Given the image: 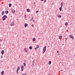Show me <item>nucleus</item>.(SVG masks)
Masks as SVG:
<instances>
[{
	"mask_svg": "<svg viewBox=\"0 0 75 75\" xmlns=\"http://www.w3.org/2000/svg\"><path fill=\"white\" fill-rule=\"evenodd\" d=\"M49 64H51V61H50L49 62Z\"/></svg>",
	"mask_w": 75,
	"mask_h": 75,
	"instance_id": "nucleus-22",
	"label": "nucleus"
},
{
	"mask_svg": "<svg viewBox=\"0 0 75 75\" xmlns=\"http://www.w3.org/2000/svg\"><path fill=\"white\" fill-rule=\"evenodd\" d=\"M21 71H23V68H21Z\"/></svg>",
	"mask_w": 75,
	"mask_h": 75,
	"instance_id": "nucleus-30",
	"label": "nucleus"
},
{
	"mask_svg": "<svg viewBox=\"0 0 75 75\" xmlns=\"http://www.w3.org/2000/svg\"><path fill=\"white\" fill-rule=\"evenodd\" d=\"M9 7H11V4H9Z\"/></svg>",
	"mask_w": 75,
	"mask_h": 75,
	"instance_id": "nucleus-19",
	"label": "nucleus"
},
{
	"mask_svg": "<svg viewBox=\"0 0 75 75\" xmlns=\"http://www.w3.org/2000/svg\"><path fill=\"white\" fill-rule=\"evenodd\" d=\"M2 41V40H0V41Z\"/></svg>",
	"mask_w": 75,
	"mask_h": 75,
	"instance_id": "nucleus-38",
	"label": "nucleus"
},
{
	"mask_svg": "<svg viewBox=\"0 0 75 75\" xmlns=\"http://www.w3.org/2000/svg\"><path fill=\"white\" fill-rule=\"evenodd\" d=\"M21 68H24V66H22Z\"/></svg>",
	"mask_w": 75,
	"mask_h": 75,
	"instance_id": "nucleus-34",
	"label": "nucleus"
},
{
	"mask_svg": "<svg viewBox=\"0 0 75 75\" xmlns=\"http://www.w3.org/2000/svg\"><path fill=\"white\" fill-rule=\"evenodd\" d=\"M32 27H34V25L33 24L32 25Z\"/></svg>",
	"mask_w": 75,
	"mask_h": 75,
	"instance_id": "nucleus-33",
	"label": "nucleus"
},
{
	"mask_svg": "<svg viewBox=\"0 0 75 75\" xmlns=\"http://www.w3.org/2000/svg\"><path fill=\"white\" fill-rule=\"evenodd\" d=\"M37 49V48L36 47L35 48V50H36Z\"/></svg>",
	"mask_w": 75,
	"mask_h": 75,
	"instance_id": "nucleus-42",
	"label": "nucleus"
},
{
	"mask_svg": "<svg viewBox=\"0 0 75 75\" xmlns=\"http://www.w3.org/2000/svg\"><path fill=\"white\" fill-rule=\"evenodd\" d=\"M59 52V51H57V53H58Z\"/></svg>",
	"mask_w": 75,
	"mask_h": 75,
	"instance_id": "nucleus-40",
	"label": "nucleus"
},
{
	"mask_svg": "<svg viewBox=\"0 0 75 75\" xmlns=\"http://www.w3.org/2000/svg\"><path fill=\"white\" fill-rule=\"evenodd\" d=\"M58 17H59V18H61V16L60 15H58Z\"/></svg>",
	"mask_w": 75,
	"mask_h": 75,
	"instance_id": "nucleus-15",
	"label": "nucleus"
},
{
	"mask_svg": "<svg viewBox=\"0 0 75 75\" xmlns=\"http://www.w3.org/2000/svg\"><path fill=\"white\" fill-rule=\"evenodd\" d=\"M46 46H45L44 48L43 49V53H44L45 52V51H46Z\"/></svg>",
	"mask_w": 75,
	"mask_h": 75,
	"instance_id": "nucleus-2",
	"label": "nucleus"
},
{
	"mask_svg": "<svg viewBox=\"0 0 75 75\" xmlns=\"http://www.w3.org/2000/svg\"><path fill=\"white\" fill-rule=\"evenodd\" d=\"M1 58H3V55H2V56L1 57Z\"/></svg>",
	"mask_w": 75,
	"mask_h": 75,
	"instance_id": "nucleus-39",
	"label": "nucleus"
},
{
	"mask_svg": "<svg viewBox=\"0 0 75 75\" xmlns=\"http://www.w3.org/2000/svg\"><path fill=\"white\" fill-rule=\"evenodd\" d=\"M27 26H28V24L27 23H25V28H26V27H27Z\"/></svg>",
	"mask_w": 75,
	"mask_h": 75,
	"instance_id": "nucleus-6",
	"label": "nucleus"
},
{
	"mask_svg": "<svg viewBox=\"0 0 75 75\" xmlns=\"http://www.w3.org/2000/svg\"><path fill=\"white\" fill-rule=\"evenodd\" d=\"M65 38L66 40H67V38Z\"/></svg>",
	"mask_w": 75,
	"mask_h": 75,
	"instance_id": "nucleus-41",
	"label": "nucleus"
},
{
	"mask_svg": "<svg viewBox=\"0 0 75 75\" xmlns=\"http://www.w3.org/2000/svg\"><path fill=\"white\" fill-rule=\"evenodd\" d=\"M33 17H32V18L30 20V21H33Z\"/></svg>",
	"mask_w": 75,
	"mask_h": 75,
	"instance_id": "nucleus-23",
	"label": "nucleus"
},
{
	"mask_svg": "<svg viewBox=\"0 0 75 75\" xmlns=\"http://www.w3.org/2000/svg\"><path fill=\"white\" fill-rule=\"evenodd\" d=\"M22 75H27V74H23Z\"/></svg>",
	"mask_w": 75,
	"mask_h": 75,
	"instance_id": "nucleus-26",
	"label": "nucleus"
},
{
	"mask_svg": "<svg viewBox=\"0 0 75 75\" xmlns=\"http://www.w3.org/2000/svg\"><path fill=\"white\" fill-rule=\"evenodd\" d=\"M35 63H33V66H34V65H35Z\"/></svg>",
	"mask_w": 75,
	"mask_h": 75,
	"instance_id": "nucleus-25",
	"label": "nucleus"
},
{
	"mask_svg": "<svg viewBox=\"0 0 75 75\" xmlns=\"http://www.w3.org/2000/svg\"><path fill=\"white\" fill-rule=\"evenodd\" d=\"M63 45H64V44H63Z\"/></svg>",
	"mask_w": 75,
	"mask_h": 75,
	"instance_id": "nucleus-45",
	"label": "nucleus"
},
{
	"mask_svg": "<svg viewBox=\"0 0 75 75\" xmlns=\"http://www.w3.org/2000/svg\"><path fill=\"white\" fill-rule=\"evenodd\" d=\"M7 17V16L6 15H4L2 17V20H3V21H4Z\"/></svg>",
	"mask_w": 75,
	"mask_h": 75,
	"instance_id": "nucleus-1",
	"label": "nucleus"
},
{
	"mask_svg": "<svg viewBox=\"0 0 75 75\" xmlns=\"http://www.w3.org/2000/svg\"><path fill=\"white\" fill-rule=\"evenodd\" d=\"M39 48V46H38L36 47V48Z\"/></svg>",
	"mask_w": 75,
	"mask_h": 75,
	"instance_id": "nucleus-28",
	"label": "nucleus"
},
{
	"mask_svg": "<svg viewBox=\"0 0 75 75\" xmlns=\"http://www.w3.org/2000/svg\"><path fill=\"white\" fill-rule=\"evenodd\" d=\"M61 6H63V4H62V2H61Z\"/></svg>",
	"mask_w": 75,
	"mask_h": 75,
	"instance_id": "nucleus-20",
	"label": "nucleus"
},
{
	"mask_svg": "<svg viewBox=\"0 0 75 75\" xmlns=\"http://www.w3.org/2000/svg\"><path fill=\"white\" fill-rule=\"evenodd\" d=\"M33 62H34V61H33Z\"/></svg>",
	"mask_w": 75,
	"mask_h": 75,
	"instance_id": "nucleus-46",
	"label": "nucleus"
},
{
	"mask_svg": "<svg viewBox=\"0 0 75 75\" xmlns=\"http://www.w3.org/2000/svg\"><path fill=\"white\" fill-rule=\"evenodd\" d=\"M4 11H3L1 13L2 16H3V15H4Z\"/></svg>",
	"mask_w": 75,
	"mask_h": 75,
	"instance_id": "nucleus-9",
	"label": "nucleus"
},
{
	"mask_svg": "<svg viewBox=\"0 0 75 75\" xmlns=\"http://www.w3.org/2000/svg\"><path fill=\"white\" fill-rule=\"evenodd\" d=\"M5 13H6V14H8V11L6 10L5 11Z\"/></svg>",
	"mask_w": 75,
	"mask_h": 75,
	"instance_id": "nucleus-10",
	"label": "nucleus"
},
{
	"mask_svg": "<svg viewBox=\"0 0 75 75\" xmlns=\"http://www.w3.org/2000/svg\"><path fill=\"white\" fill-rule=\"evenodd\" d=\"M48 75H52L51 74H49Z\"/></svg>",
	"mask_w": 75,
	"mask_h": 75,
	"instance_id": "nucleus-44",
	"label": "nucleus"
},
{
	"mask_svg": "<svg viewBox=\"0 0 75 75\" xmlns=\"http://www.w3.org/2000/svg\"><path fill=\"white\" fill-rule=\"evenodd\" d=\"M26 17H27V16H26V15H24L25 18H26Z\"/></svg>",
	"mask_w": 75,
	"mask_h": 75,
	"instance_id": "nucleus-21",
	"label": "nucleus"
},
{
	"mask_svg": "<svg viewBox=\"0 0 75 75\" xmlns=\"http://www.w3.org/2000/svg\"><path fill=\"white\" fill-rule=\"evenodd\" d=\"M27 12H29L30 11V9H27Z\"/></svg>",
	"mask_w": 75,
	"mask_h": 75,
	"instance_id": "nucleus-16",
	"label": "nucleus"
},
{
	"mask_svg": "<svg viewBox=\"0 0 75 75\" xmlns=\"http://www.w3.org/2000/svg\"><path fill=\"white\" fill-rule=\"evenodd\" d=\"M4 71H2L1 72V74L2 75H3V74H4Z\"/></svg>",
	"mask_w": 75,
	"mask_h": 75,
	"instance_id": "nucleus-12",
	"label": "nucleus"
},
{
	"mask_svg": "<svg viewBox=\"0 0 75 75\" xmlns=\"http://www.w3.org/2000/svg\"><path fill=\"white\" fill-rule=\"evenodd\" d=\"M25 51L26 52H27V51L28 50V48H25L24 49Z\"/></svg>",
	"mask_w": 75,
	"mask_h": 75,
	"instance_id": "nucleus-7",
	"label": "nucleus"
},
{
	"mask_svg": "<svg viewBox=\"0 0 75 75\" xmlns=\"http://www.w3.org/2000/svg\"><path fill=\"white\" fill-rule=\"evenodd\" d=\"M33 41H35V38H33Z\"/></svg>",
	"mask_w": 75,
	"mask_h": 75,
	"instance_id": "nucleus-13",
	"label": "nucleus"
},
{
	"mask_svg": "<svg viewBox=\"0 0 75 75\" xmlns=\"http://www.w3.org/2000/svg\"><path fill=\"white\" fill-rule=\"evenodd\" d=\"M62 6H61V7H60V8H62Z\"/></svg>",
	"mask_w": 75,
	"mask_h": 75,
	"instance_id": "nucleus-36",
	"label": "nucleus"
},
{
	"mask_svg": "<svg viewBox=\"0 0 75 75\" xmlns=\"http://www.w3.org/2000/svg\"><path fill=\"white\" fill-rule=\"evenodd\" d=\"M18 70H19L17 69V70H16V72H18Z\"/></svg>",
	"mask_w": 75,
	"mask_h": 75,
	"instance_id": "nucleus-31",
	"label": "nucleus"
},
{
	"mask_svg": "<svg viewBox=\"0 0 75 75\" xmlns=\"http://www.w3.org/2000/svg\"><path fill=\"white\" fill-rule=\"evenodd\" d=\"M17 69H18L19 70H20V67H19V66L18 67Z\"/></svg>",
	"mask_w": 75,
	"mask_h": 75,
	"instance_id": "nucleus-24",
	"label": "nucleus"
},
{
	"mask_svg": "<svg viewBox=\"0 0 75 75\" xmlns=\"http://www.w3.org/2000/svg\"><path fill=\"white\" fill-rule=\"evenodd\" d=\"M59 39H60V40H61V39H62V36L60 35L59 36Z\"/></svg>",
	"mask_w": 75,
	"mask_h": 75,
	"instance_id": "nucleus-11",
	"label": "nucleus"
},
{
	"mask_svg": "<svg viewBox=\"0 0 75 75\" xmlns=\"http://www.w3.org/2000/svg\"><path fill=\"white\" fill-rule=\"evenodd\" d=\"M4 50H2L1 52L2 55H3L4 54Z\"/></svg>",
	"mask_w": 75,
	"mask_h": 75,
	"instance_id": "nucleus-5",
	"label": "nucleus"
},
{
	"mask_svg": "<svg viewBox=\"0 0 75 75\" xmlns=\"http://www.w3.org/2000/svg\"><path fill=\"white\" fill-rule=\"evenodd\" d=\"M38 11H36V13H38Z\"/></svg>",
	"mask_w": 75,
	"mask_h": 75,
	"instance_id": "nucleus-32",
	"label": "nucleus"
},
{
	"mask_svg": "<svg viewBox=\"0 0 75 75\" xmlns=\"http://www.w3.org/2000/svg\"><path fill=\"white\" fill-rule=\"evenodd\" d=\"M59 9L60 10V11H61L62 10V8H59Z\"/></svg>",
	"mask_w": 75,
	"mask_h": 75,
	"instance_id": "nucleus-18",
	"label": "nucleus"
},
{
	"mask_svg": "<svg viewBox=\"0 0 75 75\" xmlns=\"http://www.w3.org/2000/svg\"><path fill=\"white\" fill-rule=\"evenodd\" d=\"M32 48H33L32 46L29 47V49H30V50H32Z\"/></svg>",
	"mask_w": 75,
	"mask_h": 75,
	"instance_id": "nucleus-14",
	"label": "nucleus"
},
{
	"mask_svg": "<svg viewBox=\"0 0 75 75\" xmlns=\"http://www.w3.org/2000/svg\"><path fill=\"white\" fill-rule=\"evenodd\" d=\"M18 74V71H17V74Z\"/></svg>",
	"mask_w": 75,
	"mask_h": 75,
	"instance_id": "nucleus-35",
	"label": "nucleus"
},
{
	"mask_svg": "<svg viewBox=\"0 0 75 75\" xmlns=\"http://www.w3.org/2000/svg\"><path fill=\"white\" fill-rule=\"evenodd\" d=\"M65 25H68V23L67 22H66L65 23Z\"/></svg>",
	"mask_w": 75,
	"mask_h": 75,
	"instance_id": "nucleus-17",
	"label": "nucleus"
},
{
	"mask_svg": "<svg viewBox=\"0 0 75 75\" xmlns=\"http://www.w3.org/2000/svg\"><path fill=\"white\" fill-rule=\"evenodd\" d=\"M69 37L71 38H72V40H74V37L73 36H72V35H69Z\"/></svg>",
	"mask_w": 75,
	"mask_h": 75,
	"instance_id": "nucleus-3",
	"label": "nucleus"
},
{
	"mask_svg": "<svg viewBox=\"0 0 75 75\" xmlns=\"http://www.w3.org/2000/svg\"><path fill=\"white\" fill-rule=\"evenodd\" d=\"M15 23H14V22H13L11 23L10 25H14Z\"/></svg>",
	"mask_w": 75,
	"mask_h": 75,
	"instance_id": "nucleus-4",
	"label": "nucleus"
},
{
	"mask_svg": "<svg viewBox=\"0 0 75 75\" xmlns=\"http://www.w3.org/2000/svg\"><path fill=\"white\" fill-rule=\"evenodd\" d=\"M23 64L24 65V67H25V63H24Z\"/></svg>",
	"mask_w": 75,
	"mask_h": 75,
	"instance_id": "nucleus-29",
	"label": "nucleus"
},
{
	"mask_svg": "<svg viewBox=\"0 0 75 75\" xmlns=\"http://www.w3.org/2000/svg\"><path fill=\"white\" fill-rule=\"evenodd\" d=\"M46 1H47V0H44V2L45 3V2H46Z\"/></svg>",
	"mask_w": 75,
	"mask_h": 75,
	"instance_id": "nucleus-27",
	"label": "nucleus"
},
{
	"mask_svg": "<svg viewBox=\"0 0 75 75\" xmlns=\"http://www.w3.org/2000/svg\"><path fill=\"white\" fill-rule=\"evenodd\" d=\"M33 22H34V20H33Z\"/></svg>",
	"mask_w": 75,
	"mask_h": 75,
	"instance_id": "nucleus-43",
	"label": "nucleus"
},
{
	"mask_svg": "<svg viewBox=\"0 0 75 75\" xmlns=\"http://www.w3.org/2000/svg\"><path fill=\"white\" fill-rule=\"evenodd\" d=\"M11 11L12 13H15V10L12 9Z\"/></svg>",
	"mask_w": 75,
	"mask_h": 75,
	"instance_id": "nucleus-8",
	"label": "nucleus"
},
{
	"mask_svg": "<svg viewBox=\"0 0 75 75\" xmlns=\"http://www.w3.org/2000/svg\"><path fill=\"white\" fill-rule=\"evenodd\" d=\"M42 1H44V0H41Z\"/></svg>",
	"mask_w": 75,
	"mask_h": 75,
	"instance_id": "nucleus-37",
	"label": "nucleus"
}]
</instances>
